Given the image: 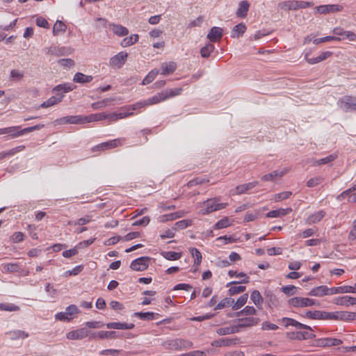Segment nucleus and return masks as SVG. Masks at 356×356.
Masks as SVG:
<instances>
[{
	"instance_id": "obj_32",
	"label": "nucleus",
	"mask_w": 356,
	"mask_h": 356,
	"mask_svg": "<svg viewBox=\"0 0 356 356\" xmlns=\"http://www.w3.org/2000/svg\"><path fill=\"white\" fill-rule=\"evenodd\" d=\"M181 339H175L172 340H169L167 341H165L163 343V346H164L166 349H170V350H181Z\"/></svg>"
},
{
	"instance_id": "obj_7",
	"label": "nucleus",
	"mask_w": 356,
	"mask_h": 356,
	"mask_svg": "<svg viewBox=\"0 0 356 356\" xmlns=\"http://www.w3.org/2000/svg\"><path fill=\"white\" fill-rule=\"evenodd\" d=\"M149 257H141L131 261L130 268L133 270L143 271L149 266Z\"/></svg>"
},
{
	"instance_id": "obj_56",
	"label": "nucleus",
	"mask_w": 356,
	"mask_h": 356,
	"mask_svg": "<svg viewBox=\"0 0 356 356\" xmlns=\"http://www.w3.org/2000/svg\"><path fill=\"white\" fill-rule=\"evenodd\" d=\"M161 254L165 259L170 261L177 260L181 258V253L172 251L163 252Z\"/></svg>"
},
{
	"instance_id": "obj_28",
	"label": "nucleus",
	"mask_w": 356,
	"mask_h": 356,
	"mask_svg": "<svg viewBox=\"0 0 356 356\" xmlns=\"http://www.w3.org/2000/svg\"><path fill=\"white\" fill-rule=\"evenodd\" d=\"M63 98V95H59L58 94V96H52L49 97L47 101L44 102L42 104H40V107L41 108H48L52 106H54L59 102L62 101Z\"/></svg>"
},
{
	"instance_id": "obj_21",
	"label": "nucleus",
	"mask_w": 356,
	"mask_h": 356,
	"mask_svg": "<svg viewBox=\"0 0 356 356\" xmlns=\"http://www.w3.org/2000/svg\"><path fill=\"white\" fill-rule=\"evenodd\" d=\"M134 323L111 322L106 324V327L108 329L116 330H131L134 327Z\"/></svg>"
},
{
	"instance_id": "obj_57",
	"label": "nucleus",
	"mask_w": 356,
	"mask_h": 356,
	"mask_svg": "<svg viewBox=\"0 0 356 356\" xmlns=\"http://www.w3.org/2000/svg\"><path fill=\"white\" fill-rule=\"evenodd\" d=\"M191 225H192V221L191 220H181L177 222L175 224L173 229L175 230L184 229H186V227L191 226Z\"/></svg>"
},
{
	"instance_id": "obj_40",
	"label": "nucleus",
	"mask_w": 356,
	"mask_h": 356,
	"mask_svg": "<svg viewBox=\"0 0 356 356\" xmlns=\"http://www.w3.org/2000/svg\"><path fill=\"white\" fill-rule=\"evenodd\" d=\"M250 299L258 308H261L264 299L259 291H253L250 295Z\"/></svg>"
},
{
	"instance_id": "obj_60",
	"label": "nucleus",
	"mask_w": 356,
	"mask_h": 356,
	"mask_svg": "<svg viewBox=\"0 0 356 356\" xmlns=\"http://www.w3.org/2000/svg\"><path fill=\"white\" fill-rule=\"evenodd\" d=\"M323 178L321 176L309 179L307 182V186L312 188L318 186L323 182Z\"/></svg>"
},
{
	"instance_id": "obj_15",
	"label": "nucleus",
	"mask_w": 356,
	"mask_h": 356,
	"mask_svg": "<svg viewBox=\"0 0 356 356\" xmlns=\"http://www.w3.org/2000/svg\"><path fill=\"white\" fill-rule=\"evenodd\" d=\"M88 335V331L86 328H81L69 332L66 337L70 340H80L86 338Z\"/></svg>"
},
{
	"instance_id": "obj_35",
	"label": "nucleus",
	"mask_w": 356,
	"mask_h": 356,
	"mask_svg": "<svg viewBox=\"0 0 356 356\" xmlns=\"http://www.w3.org/2000/svg\"><path fill=\"white\" fill-rule=\"evenodd\" d=\"M134 316L139 318L141 320H147L151 321L156 318H158L159 317V314H156L154 312H136L134 313Z\"/></svg>"
},
{
	"instance_id": "obj_25",
	"label": "nucleus",
	"mask_w": 356,
	"mask_h": 356,
	"mask_svg": "<svg viewBox=\"0 0 356 356\" xmlns=\"http://www.w3.org/2000/svg\"><path fill=\"white\" fill-rule=\"evenodd\" d=\"M320 346H337L341 345L343 342L341 339L335 338H324L318 341Z\"/></svg>"
},
{
	"instance_id": "obj_47",
	"label": "nucleus",
	"mask_w": 356,
	"mask_h": 356,
	"mask_svg": "<svg viewBox=\"0 0 356 356\" xmlns=\"http://www.w3.org/2000/svg\"><path fill=\"white\" fill-rule=\"evenodd\" d=\"M239 332V329L235 327V326L232 327H220L216 330V333L218 335H228L231 334H234Z\"/></svg>"
},
{
	"instance_id": "obj_48",
	"label": "nucleus",
	"mask_w": 356,
	"mask_h": 356,
	"mask_svg": "<svg viewBox=\"0 0 356 356\" xmlns=\"http://www.w3.org/2000/svg\"><path fill=\"white\" fill-rule=\"evenodd\" d=\"M215 47L211 43L207 44L200 49L202 57L207 58L210 56L211 54L214 51Z\"/></svg>"
},
{
	"instance_id": "obj_30",
	"label": "nucleus",
	"mask_w": 356,
	"mask_h": 356,
	"mask_svg": "<svg viewBox=\"0 0 356 356\" xmlns=\"http://www.w3.org/2000/svg\"><path fill=\"white\" fill-rule=\"evenodd\" d=\"M337 156L336 154H330L329 156L318 160L312 159L311 163L312 165L314 166L327 164L329 163L334 161L337 159Z\"/></svg>"
},
{
	"instance_id": "obj_55",
	"label": "nucleus",
	"mask_w": 356,
	"mask_h": 356,
	"mask_svg": "<svg viewBox=\"0 0 356 356\" xmlns=\"http://www.w3.org/2000/svg\"><path fill=\"white\" fill-rule=\"evenodd\" d=\"M341 39L337 36H325L323 38H316L313 40L314 44H318L322 42H327L330 41H340Z\"/></svg>"
},
{
	"instance_id": "obj_23",
	"label": "nucleus",
	"mask_w": 356,
	"mask_h": 356,
	"mask_svg": "<svg viewBox=\"0 0 356 356\" xmlns=\"http://www.w3.org/2000/svg\"><path fill=\"white\" fill-rule=\"evenodd\" d=\"M118 337L115 331H99L91 335V338H98L99 339H115Z\"/></svg>"
},
{
	"instance_id": "obj_3",
	"label": "nucleus",
	"mask_w": 356,
	"mask_h": 356,
	"mask_svg": "<svg viewBox=\"0 0 356 356\" xmlns=\"http://www.w3.org/2000/svg\"><path fill=\"white\" fill-rule=\"evenodd\" d=\"M314 6L313 2L303 1H288L279 3V7L284 10H297Z\"/></svg>"
},
{
	"instance_id": "obj_51",
	"label": "nucleus",
	"mask_w": 356,
	"mask_h": 356,
	"mask_svg": "<svg viewBox=\"0 0 356 356\" xmlns=\"http://www.w3.org/2000/svg\"><path fill=\"white\" fill-rule=\"evenodd\" d=\"M190 252L192 257L194 258V264L199 266L202 259V256L201 252L195 248H190Z\"/></svg>"
},
{
	"instance_id": "obj_39",
	"label": "nucleus",
	"mask_w": 356,
	"mask_h": 356,
	"mask_svg": "<svg viewBox=\"0 0 356 356\" xmlns=\"http://www.w3.org/2000/svg\"><path fill=\"white\" fill-rule=\"evenodd\" d=\"M325 216V212L323 210L318 211L316 213L308 217L307 222L309 224H315L320 222Z\"/></svg>"
},
{
	"instance_id": "obj_42",
	"label": "nucleus",
	"mask_w": 356,
	"mask_h": 356,
	"mask_svg": "<svg viewBox=\"0 0 356 356\" xmlns=\"http://www.w3.org/2000/svg\"><path fill=\"white\" fill-rule=\"evenodd\" d=\"M233 343H235L234 339L226 338L213 341L211 346L215 347L229 346Z\"/></svg>"
},
{
	"instance_id": "obj_16",
	"label": "nucleus",
	"mask_w": 356,
	"mask_h": 356,
	"mask_svg": "<svg viewBox=\"0 0 356 356\" xmlns=\"http://www.w3.org/2000/svg\"><path fill=\"white\" fill-rule=\"evenodd\" d=\"M223 35V30L220 27L213 26L207 34V38L211 42H216L221 40Z\"/></svg>"
},
{
	"instance_id": "obj_1",
	"label": "nucleus",
	"mask_w": 356,
	"mask_h": 356,
	"mask_svg": "<svg viewBox=\"0 0 356 356\" xmlns=\"http://www.w3.org/2000/svg\"><path fill=\"white\" fill-rule=\"evenodd\" d=\"M219 197H213L204 201L201 204L202 209L200 213L202 215H207L213 211H218L225 208L227 205V203H218Z\"/></svg>"
},
{
	"instance_id": "obj_6",
	"label": "nucleus",
	"mask_w": 356,
	"mask_h": 356,
	"mask_svg": "<svg viewBox=\"0 0 356 356\" xmlns=\"http://www.w3.org/2000/svg\"><path fill=\"white\" fill-rule=\"evenodd\" d=\"M289 304L294 307H307L316 304L314 299L303 297H295L289 300Z\"/></svg>"
},
{
	"instance_id": "obj_50",
	"label": "nucleus",
	"mask_w": 356,
	"mask_h": 356,
	"mask_svg": "<svg viewBox=\"0 0 356 356\" xmlns=\"http://www.w3.org/2000/svg\"><path fill=\"white\" fill-rule=\"evenodd\" d=\"M159 72V70L156 69L151 70L143 79L142 81V85H147L152 83L155 79Z\"/></svg>"
},
{
	"instance_id": "obj_41",
	"label": "nucleus",
	"mask_w": 356,
	"mask_h": 356,
	"mask_svg": "<svg viewBox=\"0 0 356 356\" xmlns=\"http://www.w3.org/2000/svg\"><path fill=\"white\" fill-rule=\"evenodd\" d=\"M181 216H182V212H177V213L161 215L159 218V221L161 222L172 221V220H176L177 218H181Z\"/></svg>"
},
{
	"instance_id": "obj_54",
	"label": "nucleus",
	"mask_w": 356,
	"mask_h": 356,
	"mask_svg": "<svg viewBox=\"0 0 356 356\" xmlns=\"http://www.w3.org/2000/svg\"><path fill=\"white\" fill-rule=\"evenodd\" d=\"M232 225L230 220L228 217H225L222 218L221 220H218L215 225H214V229H220L222 228L227 227Z\"/></svg>"
},
{
	"instance_id": "obj_29",
	"label": "nucleus",
	"mask_w": 356,
	"mask_h": 356,
	"mask_svg": "<svg viewBox=\"0 0 356 356\" xmlns=\"http://www.w3.org/2000/svg\"><path fill=\"white\" fill-rule=\"evenodd\" d=\"M250 4L248 1L244 0L239 3L238 8L236 11V15L238 17H245L249 10Z\"/></svg>"
},
{
	"instance_id": "obj_37",
	"label": "nucleus",
	"mask_w": 356,
	"mask_h": 356,
	"mask_svg": "<svg viewBox=\"0 0 356 356\" xmlns=\"http://www.w3.org/2000/svg\"><path fill=\"white\" fill-rule=\"evenodd\" d=\"M93 77L90 75H86L81 72H77L74 74L73 81L76 83H86L90 82Z\"/></svg>"
},
{
	"instance_id": "obj_33",
	"label": "nucleus",
	"mask_w": 356,
	"mask_h": 356,
	"mask_svg": "<svg viewBox=\"0 0 356 356\" xmlns=\"http://www.w3.org/2000/svg\"><path fill=\"white\" fill-rule=\"evenodd\" d=\"M161 68L162 74H170L175 71L177 68V65L174 62L163 63H162Z\"/></svg>"
},
{
	"instance_id": "obj_5",
	"label": "nucleus",
	"mask_w": 356,
	"mask_h": 356,
	"mask_svg": "<svg viewBox=\"0 0 356 356\" xmlns=\"http://www.w3.org/2000/svg\"><path fill=\"white\" fill-rule=\"evenodd\" d=\"M343 9V6L339 4H327L316 6L314 8L315 14H329L341 12Z\"/></svg>"
},
{
	"instance_id": "obj_31",
	"label": "nucleus",
	"mask_w": 356,
	"mask_h": 356,
	"mask_svg": "<svg viewBox=\"0 0 356 356\" xmlns=\"http://www.w3.org/2000/svg\"><path fill=\"white\" fill-rule=\"evenodd\" d=\"M246 31V26L243 23H240L234 26L231 32V37L233 38H239Z\"/></svg>"
},
{
	"instance_id": "obj_11",
	"label": "nucleus",
	"mask_w": 356,
	"mask_h": 356,
	"mask_svg": "<svg viewBox=\"0 0 356 356\" xmlns=\"http://www.w3.org/2000/svg\"><path fill=\"white\" fill-rule=\"evenodd\" d=\"M127 56L126 52L121 51L111 58L109 64L112 67L119 69L125 63Z\"/></svg>"
},
{
	"instance_id": "obj_26",
	"label": "nucleus",
	"mask_w": 356,
	"mask_h": 356,
	"mask_svg": "<svg viewBox=\"0 0 356 356\" xmlns=\"http://www.w3.org/2000/svg\"><path fill=\"white\" fill-rule=\"evenodd\" d=\"M25 149L24 145H19L14 148H12L8 151L5 152H0V160H2L6 157H10L16 154L17 153H19L22 151H23Z\"/></svg>"
},
{
	"instance_id": "obj_64",
	"label": "nucleus",
	"mask_w": 356,
	"mask_h": 356,
	"mask_svg": "<svg viewBox=\"0 0 356 356\" xmlns=\"http://www.w3.org/2000/svg\"><path fill=\"white\" fill-rule=\"evenodd\" d=\"M278 328H279V327L277 325L272 323L269 321H264L261 323V329L262 330H276Z\"/></svg>"
},
{
	"instance_id": "obj_46",
	"label": "nucleus",
	"mask_w": 356,
	"mask_h": 356,
	"mask_svg": "<svg viewBox=\"0 0 356 356\" xmlns=\"http://www.w3.org/2000/svg\"><path fill=\"white\" fill-rule=\"evenodd\" d=\"M66 31V25L61 21H56L53 27L54 35H58L65 33Z\"/></svg>"
},
{
	"instance_id": "obj_27",
	"label": "nucleus",
	"mask_w": 356,
	"mask_h": 356,
	"mask_svg": "<svg viewBox=\"0 0 356 356\" xmlns=\"http://www.w3.org/2000/svg\"><path fill=\"white\" fill-rule=\"evenodd\" d=\"M6 334L9 336L10 339L11 340H17L19 339H25L29 337L28 332L25 331L16 330H12L6 332Z\"/></svg>"
},
{
	"instance_id": "obj_38",
	"label": "nucleus",
	"mask_w": 356,
	"mask_h": 356,
	"mask_svg": "<svg viewBox=\"0 0 356 356\" xmlns=\"http://www.w3.org/2000/svg\"><path fill=\"white\" fill-rule=\"evenodd\" d=\"M228 275L231 277H241L243 278V280L240 282H230L229 284H238V283H248L249 282V277L247 276V275L244 273H238L237 271L236 270H229V273H228Z\"/></svg>"
},
{
	"instance_id": "obj_44",
	"label": "nucleus",
	"mask_w": 356,
	"mask_h": 356,
	"mask_svg": "<svg viewBox=\"0 0 356 356\" xmlns=\"http://www.w3.org/2000/svg\"><path fill=\"white\" fill-rule=\"evenodd\" d=\"M182 88H172L168 89L162 91L163 96L165 97V100L174 97L175 96H178L181 93Z\"/></svg>"
},
{
	"instance_id": "obj_24",
	"label": "nucleus",
	"mask_w": 356,
	"mask_h": 356,
	"mask_svg": "<svg viewBox=\"0 0 356 356\" xmlns=\"http://www.w3.org/2000/svg\"><path fill=\"white\" fill-rule=\"evenodd\" d=\"M334 294L338 293H356V284L354 286H342L337 287H332V290H331Z\"/></svg>"
},
{
	"instance_id": "obj_17",
	"label": "nucleus",
	"mask_w": 356,
	"mask_h": 356,
	"mask_svg": "<svg viewBox=\"0 0 356 356\" xmlns=\"http://www.w3.org/2000/svg\"><path fill=\"white\" fill-rule=\"evenodd\" d=\"M333 302L337 305L349 307L350 305H356V298L348 296L337 297L334 299Z\"/></svg>"
},
{
	"instance_id": "obj_19",
	"label": "nucleus",
	"mask_w": 356,
	"mask_h": 356,
	"mask_svg": "<svg viewBox=\"0 0 356 356\" xmlns=\"http://www.w3.org/2000/svg\"><path fill=\"white\" fill-rule=\"evenodd\" d=\"M332 33L335 35L343 36L345 35L346 38L350 41H355L356 40V34L352 31H344L341 27H336L332 30Z\"/></svg>"
},
{
	"instance_id": "obj_34",
	"label": "nucleus",
	"mask_w": 356,
	"mask_h": 356,
	"mask_svg": "<svg viewBox=\"0 0 356 356\" xmlns=\"http://www.w3.org/2000/svg\"><path fill=\"white\" fill-rule=\"evenodd\" d=\"M258 184H259L258 181H252V182L239 185L236 188V193L237 194L244 193L246 191L252 189L253 188L257 186Z\"/></svg>"
},
{
	"instance_id": "obj_18",
	"label": "nucleus",
	"mask_w": 356,
	"mask_h": 356,
	"mask_svg": "<svg viewBox=\"0 0 356 356\" xmlns=\"http://www.w3.org/2000/svg\"><path fill=\"white\" fill-rule=\"evenodd\" d=\"M58 124H81V115H70L58 118L56 121Z\"/></svg>"
},
{
	"instance_id": "obj_22",
	"label": "nucleus",
	"mask_w": 356,
	"mask_h": 356,
	"mask_svg": "<svg viewBox=\"0 0 356 356\" xmlns=\"http://www.w3.org/2000/svg\"><path fill=\"white\" fill-rule=\"evenodd\" d=\"M292 211V209L291 208H286V209H278L276 210H273L269 211L266 214V216L267 218H280L282 216H284L289 213Z\"/></svg>"
},
{
	"instance_id": "obj_20",
	"label": "nucleus",
	"mask_w": 356,
	"mask_h": 356,
	"mask_svg": "<svg viewBox=\"0 0 356 356\" xmlns=\"http://www.w3.org/2000/svg\"><path fill=\"white\" fill-rule=\"evenodd\" d=\"M289 170L284 169L283 170H274L270 173L264 175L261 177V180L264 181H273L277 177H282L286 174Z\"/></svg>"
},
{
	"instance_id": "obj_4",
	"label": "nucleus",
	"mask_w": 356,
	"mask_h": 356,
	"mask_svg": "<svg viewBox=\"0 0 356 356\" xmlns=\"http://www.w3.org/2000/svg\"><path fill=\"white\" fill-rule=\"evenodd\" d=\"M338 106L345 112L356 111V97L347 95L339 99Z\"/></svg>"
},
{
	"instance_id": "obj_53",
	"label": "nucleus",
	"mask_w": 356,
	"mask_h": 356,
	"mask_svg": "<svg viewBox=\"0 0 356 356\" xmlns=\"http://www.w3.org/2000/svg\"><path fill=\"white\" fill-rule=\"evenodd\" d=\"M248 295L247 293H245L240 296L236 302L234 303V305H232V309L234 310H238L241 307H242L247 302L248 300Z\"/></svg>"
},
{
	"instance_id": "obj_9",
	"label": "nucleus",
	"mask_w": 356,
	"mask_h": 356,
	"mask_svg": "<svg viewBox=\"0 0 356 356\" xmlns=\"http://www.w3.org/2000/svg\"><path fill=\"white\" fill-rule=\"evenodd\" d=\"M44 51H45L47 54L54 55L58 57L72 54V49L70 48L54 45L45 48Z\"/></svg>"
},
{
	"instance_id": "obj_14",
	"label": "nucleus",
	"mask_w": 356,
	"mask_h": 356,
	"mask_svg": "<svg viewBox=\"0 0 356 356\" xmlns=\"http://www.w3.org/2000/svg\"><path fill=\"white\" fill-rule=\"evenodd\" d=\"M237 322L238 323L235 325V327L240 330L243 327H252L253 325H257L259 322V318L254 317H246L243 318H238Z\"/></svg>"
},
{
	"instance_id": "obj_58",
	"label": "nucleus",
	"mask_w": 356,
	"mask_h": 356,
	"mask_svg": "<svg viewBox=\"0 0 356 356\" xmlns=\"http://www.w3.org/2000/svg\"><path fill=\"white\" fill-rule=\"evenodd\" d=\"M19 270V266L17 263H10L3 265V271L5 273H15Z\"/></svg>"
},
{
	"instance_id": "obj_61",
	"label": "nucleus",
	"mask_w": 356,
	"mask_h": 356,
	"mask_svg": "<svg viewBox=\"0 0 356 356\" xmlns=\"http://www.w3.org/2000/svg\"><path fill=\"white\" fill-rule=\"evenodd\" d=\"M111 99H104L102 101L92 103L91 106L95 110L102 109L104 107H106L108 102H110Z\"/></svg>"
},
{
	"instance_id": "obj_13",
	"label": "nucleus",
	"mask_w": 356,
	"mask_h": 356,
	"mask_svg": "<svg viewBox=\"0 0 356 356\" xmlns=\"http://www.w3.org/2000/svg\"><path fill=\"white\" fill-rule=\"evenodd\" d=\"M332 287L328 288L325 285H321L312 289L308 293L309 296L316 297H322L327 295H333L332 292Z\"/></svg>"
},
{
	"instance_id": "obj_45",
	"label": "nucleus",
	"mask_w": 356,
	"mask_h": 356,
	"mask_svg": "<svg viewBox=\"0 0 356 356\" xmlns=\"http://www.w3.org/2000/svg\"><path fill=\"white\" fill-rule=\"evenodd\" d=\"M112 31L118 36H124L129 33V30L120 24H112Z\"/></svg>"
},
{
	"instance_id": "obj_43",
	"label": "nucleus",
	"mask_w": 356,
	"mask_h": 356,
	"mask_svg": "<svg viewBox=\"0 0 356 356\" xmlns=\"http://www.w3.org/2000/svg\"><path fill=\"white\" fill-rule=\"evenodd\" d=\"M139 35L138 34H133L129 37H127L121 42V45L123 47H129L138 42Z\"/></svg>"
},
{
	"instance_id": "obj_2",
	"label": "nucleus",
	"mask_w": 356,
	"mask_h": 356,
	"mask_svg": "<svg viewBox=\"0 0 356 356\" xmlns=\"http://www.w3.org/2000/svg\"><path fill=\"white\" fill-rule=\"evenodd\" d=\"M125 140L126 139L124 138H119L104 143H102L92 147L91 148V152H102L107 149H113L117 147L122 145Z\"/></svg>"
},
{
	"instance_id": "obj_36",
	"label": "nucleus",
	"mask_w": 356,
	"mask_h": 356,
	"mask_svg": "<svg viewBox=\"0 0 356 356\" xmlns=\"http://www.w3.org/2000/svg\"><path fill=\"white\" fill-rule=\"evenodd\" d=\"M74 88V86H73V84L70 83H61V84H59V85L55 86L53 88V92H61L63 93H65V92H68L73 90Z\"/></svg>"
},
{
	"instance_id": "obj_52",
	"label": "nucleus",
	"mask_w": 356,
	"mask_h": 356,
	"mask_svg": "<svg viewBox=\"0 0 356 356\" xmlns=\"http://www.w3.org/2000/svg\"><path fill=\"white\" fill-rule=\"evenodd\" d=\"M234 303V299L231 298H226L220 300L217 305L215 307L214 309H222L227 307L231 306Z\"/></svg>"
},
{
	"instance_id": "obj_8",
	"label": "nucleus",
	"mask_w": 356,
	"mask_h": 356,
	"mask_svg": "<svg viewBox=\"0 0 356 356\" xmlns=\"http://www.w3.org/2000/svg\"><path fill=\"white\" fill-rule=\"evenodd\" d=\"M332 320L342 321H353L356 320V312H332Z\"/></svg>"
},
{
	"instance_id": "obj_63",
	"label": "nucleus",
	"mask_w": 356,
	"mask_h": 356,
	"mask_svg": "<svg viewBox=\"0 0 356 356\" xmlns=\"http://www.w3.org/2000/svg\"><path fill=\"white\" fill-rule=\"evenodd\" d=\"M91 221L90 216H86L83 218L78 219L76 222H69V225H84Z\"/></svg>"
},
{
	"instance_id": "obj_62",
	"label": "nucleus",
	"mask_w": 356,
	"mask_h": 356,
	"mask_svg": "<svg viewBox=\"0 0 356 356\" xmlns=\"http://www.w3.org/2000/svg\"><path fill=\"white\" fill-rule=\"evenodd\" d=\"M0 310L8 311V312H15L19 311V307L13 304H0Z\"/></svg>"
},
{
	"instance_id": "obj_59",
	"label": "nucleus",
	"mask_w": 356,
	"mask_h": 356,
	"mask_svg": "<svg viewBox=\"0 0 356 356\" xmlns=\"http://www.w3.org/2000/svg\"><path fill=\"white\" fill-rule=\"evenodd\" d=\"M257 311L254 307L252 306H246L245 308H243L241 311L236 313V316H239L240 315H254L256 314Z\"/></svg>"
},
{
	"instance_id": "obj_10",
	"label": "nucleus",
	"mask_w": 356,
	"mask_h": 356,
	"mask_svg": "<svg viewBox=\"0 0 356 356\" xmlns=\"http://www.w3.org/2000/svg\"><path fill=\"white\" fill-rule=\"evenodd\" d=\"M305 316L315 320H332V312L318 310L308 311L305 313Z\"/></svg>"
},
{
	"instance_id": "obj_12",
	"label": "nucleus",
	"mask_w": 356,
	"mask_h": 356,
	"mask_svg": "<svg viewBox=\"0 0 356 356\" xmlns=\"http://www.w3.org/2000/svg\"><path fill=\"white\" fill-rule=\"evenodd\" d=\"M286 336L290 339L299 341L314 339L316 337L315 334L306 331L288 332Z\"/></svg>"
},
{
	"instance_id": "obj_49",
	"label": "nucleus",
	"mask_w": 356,
	"mask_h": 356,
	"mask_svg": "<svg viewBox=\"0 0 356 356\" xmlns=\"http://www.w3.org/2000/svg\"><path fill=\"white\" fill-rule=\"evenodd\" d=\"M147 105H153L158 104L161 102L165 101V97L163 96V94L162 91L161 92H158L153 97L146 99Z\"/></svg>"
}]
</instances>
